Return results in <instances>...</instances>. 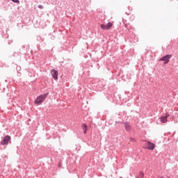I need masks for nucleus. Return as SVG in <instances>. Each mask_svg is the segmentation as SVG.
Segmentation results:
<instances>
[{"label":"nucleus","mask_w":178,"mask_h":178,"mask_svg":"<svg viewBox=\"0 0 178 178\" xmlns=\"http://www.w3.org/2000/svg\"><path fill=\"white\" fill-rule=\"evenodd\" d=\"M47 94L42 95L35 99L34 104L36 105H40L44 100L47 98Z\"/></svg>","instance_id":"f257e3e1"},{"label":"nucleus","mask_w":178,"mask_h":178,"mask_svg":"<svg viewBox=\"0 0 178 178\" xmlns=\"http://www.w3.org/2000/svg\"><path fill=\"white\" fill-rule=\"evenodd\" d=\"M172 58V54H167L165 56L161 58L159 61H164V65H167L170 62V58Z\"/></svg>","instance_id":"f03ea898"},{"label":"nucleus","mask_w":178,"mask_h":178,"mask_svg":"<svg viewBox=\"0 0 178 178\" xmlns=\"http://www.w3.org/2000/svg\"><path fill=\"white\" fill-rule=\"evenodd\" d=\"M145 148L147 149H149L151 151H153L154 149H155V144L152 143L151 142L149 141H145Z\"/></svg>","instance_id":"7ed1b4c3"},{"label":"nucleus","mask_w":178,"mask_h":178,"mask_svg":"<svg viewBox=\"0 0 178 178\" xmlns=\"http://www.w3.org/2000/svg\"><path fill=\"white\" fill-rule=\"evenodd\" d=\"M11 140V137H10L8 135L3 137V139L1 142V145H8V143Z\"/></svg>","instance_id":"20e7f679"},{"label":"nucleus","mask_w":178,"mask_h":178,"mask_svg":"<svg viewBox=\"0 0 178 178\" xmlns=\"http://www.w3.org/2000/svg\"><path fill=\"white\" fill-rule=\"evenodd\" d=\"M113 26L111 22H108L107 24H101V29L102 30H109Z\"/></svg>","instance_id":"39448f33"},{"label":"nucleus","mask_w":178,"mask_h":178,"mask_svg":"<svg viewBox=\"0 0 178 178\" xmlns=\"http://www.w3.org/2000/svg\"><path fill=\"white\" fill-rule=\"evenodd\" d=\"M50 73L51 74V76L53 79H54V80L56 81L58 80V71H56V70H51Z\"/></svg>","instance_id":"423d86ee"},{"label":"nucleus","mask_w":178,"mask_h":178,"mask_svg":"<svg viewBox=\"0 0 178 178\" xmlns=\"http://www.w3.org/2000/svg\"><path fill=\"white\" fill-rule=\"evenodd\" d=\"M168 117H170V115H169L168 113L165 114V116L161 117V122H162V123H166L168 122L167 118Z\"/></svg>","instance_id":"0eeeda50"},{"label":"nucleus","mask_w":178,"mask_h":178,"mask_svg":"<svg viewBox=\"0 0 178 178\" xmlns=\"http://www.w3.org/2000/svg\"><path fill=\"white\" fill-rule=\"evenodd\" d=\"M83 127V134H86V132H87V125L86 124H83L82 125Z\"/></svg>","instance_id":"6e6552de"},{"label":"nucleus","mask_w":178,"mask_h":178,"mask_svg":"<svg viewBox=\"0 0 178 178\" xmlns=\"http://www.w3.org/2000/svg\"><path fill=\"white\" fill-rule=\"evenodd\" d=\"M124 127L127 131H131V126L129 124L124 123Z\"/></svg>","instance_id":"1a4fd4ad"},{"label":"nucleus","mask_w":178,"mask_h":178,"mask_svg":"<svg viewBox=\"0 0 178 178\" xmlns=\"http://www.w3.org/2000/svg\"><path fill=\"white\" fill-rule=\"evenodd\" d=\"M138 176L140 177V178H144V172H140V173L138 174Z\"/></svg>","instance_id":"9d476101"},{"label":"nucleus","mask_w":178,"mask_h":178,"mask_svg":"<svg viewBox=\"0 0 178 178\" xmlns=\"http://www.w3.org/2000/svg\"><path fill=\"white\" fill-rule=\"evenodd\" d=\"M13 2H14V3H19V0H11Z\"/></svg>","instance_id":"9b49d317"},{"label":"nucleus","mask_w":178,"mask_h":178,"mask_svg":"<svg viewBox=\"0 0 178 178\" xmlns=\"http://www.w3.org/2000/svg\"><path fill=\"white\" fill-rule=\"evenodd\" d=\"M38 8H39V9H43V8H44V6H41V5H39V6H38Z\"/></svg>","instance_id":"f8f14e48"},{"label":"nucleus","mask_w":178,"mask_h":178,"mask_svg":"<svg viewBox=\"0 0 178 178\" xmlns=\"http://www.w3.org/2000/svg\"><path fill=\"white\" fill-rule=\"evenodd\" d=\"M159 178H165L164 177H159Z\"/></svg>","instance_id":"ddd939ff"}]
</instances>
